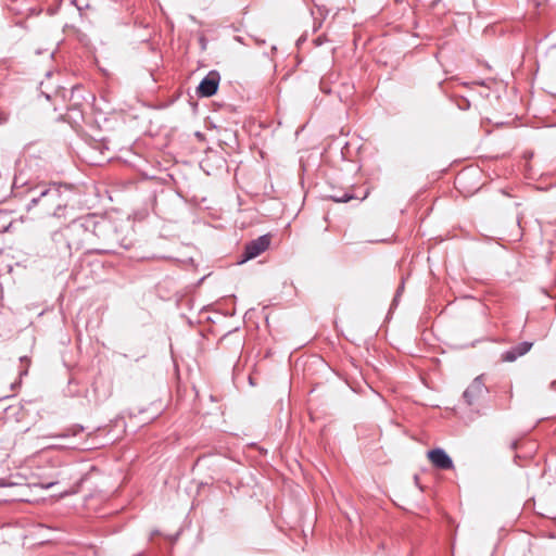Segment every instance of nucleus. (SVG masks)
Here are the masks:
<instances>
[{
    "mask_svg": "<svg viewBox=\"0 0 556 556\" xmlns=\"http://www.w3.org/2000/svg\"><path fill=\"white\" fill-rule=\"evenodd\" d=\"M270 244V238L267 235L261 236L255 240H252L249 242L243 252V258L241 263L247 262L249 260L255 258L260 254H262L264 251L268 249Z\"/></svg>",
    "mask_w": 556,
    "mask_h": 556,
    "instance_id": "f257e3e1",
    "label": "nucleus"
},
{
    "mask_svg": "<svg viewBox=\"0 0 556 556\" xmlns=\"http://www.w3.org/2000/svg\"><path fill=\"white\" fill-rule=\"evenodd\" d=\"M219 74L215 71L210 72L200 83L198 94L201 97H212L216 93L219 84Z\"/></svg>",
    "mask_w": 556,
    "mask_h": 556,
    "instance_id": "f03ea898",
    "label": "nucleus"
},
{
    "mask_svg": "<svg viewBox=\"0 0 556 556\" xmlns=\"http://www.w3.org/2000/svg\"><path fill=\"white\" fill-rule=\"evenodd\" d=\"M428 458L438 469H452L454 467L452 458L442 448H434L428 452Z\"/></svg>",
    "mask_w": 556,
    "mask_h": 556,
    "instance_id": "7ed1b4c3",
    "label": "nucleus"
},
{
    "mask_svg": "<svg viewBox=\"0 0 556 556\" xmlns=\"http://www.w3.org/2000/svg\"><path fill=\"white\" fill-rule=\"evenodd\" d=\"M484 392V383L481 377H477L464 392V397L468 404H472Z\"/></svg>",
    "mask_w": 556,
    "mask_h": 556,
    "instance_id": "20e7f679",
    "label": "nucleus"
},
{
    "mask_svg": "<svg viewBox=\"0 0 556 556\" xmlns=\"http://www.w3.org/2000/svg\"><path fill=\"white\" fill-rule=\"evenodd\" d=\"M532 348V343L530 342H521L518 345L511 348L518 357L527 354Z\"/></svg>",
    "mask_w": 556,
    "mask_h": 556,
    "instance_id": "39448f33",
    "label": "nucleus"
},
{
    "mask_svg": "<svg viewBox=\"0 0 556 556\" xmlns=\"http://www.w3.org/2000/svg\"><path fill=\"white\" fill-rule=\"evenodd\" d=\"M518 358L517 354L515 353V351L513 349L504 352L502 355H501V359L502 362H515L516 359Z\"/></svg>",
    "mask_w": 556,
    "mask_h": 556,
    "instance_id": "423d86ee",
    "label": "nucleus"
},
{
    "mask_svg": "<svg viewBox=\"0 0 556 556\" xmlns=\"http://www.w3.org/2000/svg\"><path fill=\"white\" fill-rule=\"evenodd\" d=\"M60 195V191L59 189L56 188H53V189H45L43 191H41L40 193V197H52V198H55V197H59Z\"/></svg>",
    "mask_w": 556,
    "mask_h": 556,
    "instance_id": "0eeeda50",
    "label": "nucleus"
},
{
    "mask_svg": "<svg viewBox=\"0 0 556 556\" xmlns=\"http://www.w3.org/2000/svg\"><path fill=\"white\" fill-rule=\"evenodd\" d=\"M351 199H352V195H349L348 193H345L342 197H332V200L336 202H348Z\"/></svg>",
    "mask_w": 556,
    "mask_h": 556,
    "instance_id": "6e6552de",
    "label": "nucleus"
},
{
    "mask_svg": "<svg viewBox=\"0 0 556 556\" xmlns=\"http://www.w3.org/2000/svg\"><path fill=\"white\" fill-rule=\"evenodd\" d=\"M54 484H55V482H48V483H46V484H42V488H45V489H49V488H51V486H52V485H54Z\"/></svg>",
    "mask_w": 556,
    "mask_h": 556,
    "instance_id": "1a4fd4ad",
    "label": "nucleus"
},
{
    "mask_svg": "<svg viewBox=\"0 0 556 556\" xmlns=\"http://www.w3.org/2000/svg\"><path fill=\"white\" fill-rule=\"evenodd\" d=\"M37 203H38V199L37 198L31 199V204L33 205H36Z\"/></svg>",
    "mask_w": 556,
    "mask_h": 556,
    "instance_id": "9d476101",
    "label": "nucleus"
}]
</instances>
